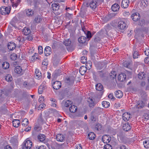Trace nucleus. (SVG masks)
Returning a JSON list of instances; mask_svg holds the SVG:
<instances>
[{
    "label": "nucleus",
    "mask_w": 149,
    "mask_h": 149,
    "mask_svg": "<svg viewBox=\"0 0 149 149\" xmlns=\"http://www.w3.org/2000/svg\"><path fill=\"white\" fill-rule=\"evenodd\" d=\"M10 9L8 7L4 6L0 8V13L2 15L8 14L10 13Z\"/></svg>",
    "instance_id": "obj_1"
},
{
    "label": "nucleus",
    "mask_w": 149,
    "mask_h": 149,
    "mask_svg": "<svg viewBox=\"0 0 149 149\" xmlns=\"http://www.w3.org/2000/svg\"><path fill=\"white\" fill-rule=\"evenodd\" d=\"M32 146V142L30 140H27L23 145L22 149H30Z\"/></svg>",
    "instance_id": "obj_2"
},
{
    "label": "nucleus",
    "mask_w": 149,
    "mask_h": 149,
    "mask_svg": "<svg viewBox=\"0 0 149 149\" xmlns=\"http://www.w3.org/2000/svg\"><path fill=\"white\" fill-rule=\"evenodd\" d=\"M118 27L119 29L123 30L127 27V24L125 21H120L118 23Z\"/></svg>",
    "instance_id": "obj_3"
},
{
    "label": "nucleus",
    "mask_w": 149,
    "mask_h": 149,
    "mask_svg": "<svg viewBox=\"0 0 149 149\" xmlns=\"http://www.w3.org/2000/svg\"><path fill=\"white\" fill-rule=\"evenodd\" d=\"M97 3L95 1H92L90 3L86 4L87 7H90L93 9H95L97 7Z\"/></svg>",
    "instance_id": "obj_4"
},
{
    "label": "nucleus",
    "mask_w": 149,
    "mask_h": 149,
    "mask_svg": "<svg viewBox=\"0 0 149 149\" xmlns=\"http://www.w3.org/2000/svg\"><path fill=\"white\" fill-rule=\"evenodd\" d=\"M52 86L54 89L58 90L61 87V84L60 81H56L53 82Z\"/></svg>",
    "instance_id": "obj_5"
},
{
    "label": "nucleus",
    "mask_w": 149,
    "mask_h": 149,
    "mask_svg": "<svg viewBox=\"0 0 149 149\" xmlns=\"http://www.w3.org/2000/svg\"><path fill=\"white\" fill-rule=\"evenodd\" d=\"M111 139V137L107 135H104L102 138V141L104 143H109Z\"/></svg>",
    "instance_id": "obj_6"
},
{
    "label": "nucleus",
    "mask_w": 149,
    "mask_h": 149,
    "mask_svg": "<svg viewBox=\"0 0 149 149\" xmlns=\"http://www.w3.org/2000/svg\"><path fill=\"white\" fill-rule=\"evenodd\" d=\"M131 116L130 113L128 112H125L123 114L122 118L124 121H127L129 120Z\"/></svg>",
    "instance_id": "obj_7"
},
{
    "label": "nucleus",
    "mask_w": 149,
    "mask_h": 149,
    "mask_svg": "<svg viewBox=\"0 0 149 149\" xmlns=\"http://www.w3.org/2000/svg\"><path fill=\"white\" fill-rule=\"evenodd\" d=\"M7 46L8 49L10 51H12L15 48L16 45L14 42H10L8 43Z\"/></svg>",
    "instance_id": "obj_8"
},
{
    "label": "nucleus",
    "mask_w": 149,
    "mask_h": 149,
    "mask_svg": "<svg viewBox=\"0 0 149 149\" xmlns=\"http://www.w3.org/2000/svg\"><path fill=\"white\" fill-rule=\"evenodd\" d=\"M132 19L134 21H136L140 18V14L138 13H134L132 16Z\"/></svg>",
    "instance_id": "obj_9"
},
{
    "label": "nucleus",
    "mask_w": 149,
    "mask_h": 149,
    "mask_svg": "<svg viewBox=\"0 0 149 149\" xmlns=\"http://www.w3.org/2000/svg\"><path fill=\"white\" fill-rule=\"evenodd\" d=\"M97 119V114L94 112L92 111L91 113L90 119L93 122H95Z\"/></svg>",
    "instance_id": "obj_10"
},
{
    "label": "nucleus",
    "mask_w": 149,
    "mask_h": 149,
    "mask_svg": "<svg viewBox=\"0 0 149 149\" xmlns=\"http://www.w3.org/2000/svg\"><path fill=\"white\" fill-rule=\"evenodd\" d=\"M131 125L128 123H126L123 125V129L125 131H128L131 128Z\"/></svg>",
    "instance_id": "obj_11"
},
{
    "label": "nucleus",
    "mask_w": 149,
    "mask_h": 149,
    "mask_svg": "<svg viewBox=\"0 0 149 149\" xmlns=\"http://www.w3.org/2000/svg\"><path fill=\"white\" fill-rule=\"evenodd\" d=\"M129 4V0H123L121 3V6L124 8H127L128 7Z\"/></svg>",
    "instance_id": "obj_12"
},
{
    "label": "nucleus",
    "mask_w": 149,
    "mask_h": 149,
    "mask_svg": "<svg viewBox=\"0 0 149 149\" xmlns=\"http://www.w3.org/2000/svg\"><path fill=\"white\" fill-rule=\"evenodd\" d=\"M44 53L46 56L50 55L52 53L51 49L50 47L49 46L46 47L45 48Z\"/></svg>",
    "instance_id": "obj_13"
},
{
    "label": "nucleus",
    "mask_w": 149,
    "mask_h": 149,
    "mask_svg": "<svg viewBox=\"0 0 149 149\" xmlns=\"http://www.w3.org/2000/svg\"><path fill=\"white\" fill-rule=\"evenodd\" d=\"M126 78V75L124 73H121L118 76V80L120 81H124L125 79Z\"/></svg>",
    "instance_id": "obj_14"
},
{
    "label": "nucleus",
    "mask_w": 149,
    "mask_h": 149,
    "mask_svg": "<svg viewBox=\"0 0 149 149\" xmlns=\"http://www.w3.org/2000/svg\"><path fill=\"white\" fill-rule=\"evenodd\" d=\"M65 137L63 135L61 134H57L56 136V139L57 141L62 142L64 140Z\"/></svg>",
    "instance_id": "obj_15"
},
{
    "label": "nucleus",
    "mask_w": 149,
    "mask_h": 149,
    "mask_svg": "<svg viewBox=\"0 0 149 149\" xmlns=\"http://www.w3.org/2000/svg\"><path fill=\"white\" fill-rule=\"evenodd\" d=\"M88 68L86 67L82 66L80 68L79 71L82 75H83L86 72Z\"/></svg>",
    "instance_id": "obj_16"
},
{
    "label": "nucleus",
    "mask_w": 149,
    "mask_h": 149,
    "mask_svg": "<svg viewBox=\"0 0 149 149\" xmlns=\"http://www.w3.org/2000/svg\"><path fill=\"white\" fill-rule=\"evenodd\" d=\"M146 75L144 72H141L138 74V77L140 80H143L146 77Z\"/></svg>",
    "instance_id": "obj_17"
},
{
    "label": "nucleus",
    "mask_w": 149,
    "mask_h": 149,
    "mask_svg": "<svg viewBox=\"0 0 149 149\" xmlns=\"http://www.w3.org/2000/svg\"><path fill=\"white\" fill-rule=\"evenodd\" d=\"M88 102L89 103V106L90 108L94 107L96 104L92 99L89 98L88 100Z\"/></svg>",
    "instance_id": "obj_18"
},
{
    "label": "nucleus",
    "mask_w": 149,
    "mask_h": 149,
    "mask_svg": "<svg viewBox=\"0 0 149 149\" xmlns=\"http://www.w3.org/2000/svg\"><path fill=\"white\" fill-rule=\"evenodd\" d=\"M115 96L118 98H121L123 96V93L120 90L116 91L115 92Z\"/></svg>",
    "instance_id": "obj_19"
},
{
    "label": "nucleus",
    "mask_w": 149,
    "mask_h": 149,
    "mask_svg": "<svg viewBox=\"0 0 149 149\" xmlns=\"http://www.w3.org/2000/svg\"><path fill=\"white\" fill-rule=\"evenodd\" d=\"M22 32L25 35H27L31 33V31L29 28L25 27L23 29Z\"/></svg>",
    "instance_id": "obj_20"
},
{
    "label": "nucleus",
    "mask_w": 149,
    "mask_h": 149,
    "mask_svg": "<svg viewBox=\"0 0 149 149\" xmlns=\"http://www.w3.org/2000/svg\"><path fill=\"white\" fill-rule=\"evenodd\" d=\"M53 64L54 65H56L59 63V60L58 56L56 55L54 56L53 58Z\"/></svg>",
    "instance_id": "obj_21"
},
{
    "label": "nucleus",
    "mask_w": 149,
    "mask_h": 149,
    "mask_svg": "<svg viewBox=\"0 0 149 149\" xmlns=\"http://www.w3.org/2000/svg\"><path fill=\"white\" fill-rule=\"evenodd\" d=\"M144 103L143 101H139L137 104L135 106V108L138 109L142 108L144 107Z\"/></svg>",
    "instance_id": "obj_22"
},
{
    "label": "nucleus",
    "mask_w": 149,
    "mask_h": 149,
    "mask_svg": "<svg viewBox=\"0 0 149 149\" xmlns=\"http://www.w3.org/2000/svg\"><path fill=\"white\" fill-rule=\"evenodd\" d=\"M20 121L18 119H15L13 121V125L15 127H17L20 124Z\"/></svg>",
    "instance_id": "obj_23"
},
{
    "label": "nucleus",
    "mask_w": 149,
    "mask_h": 149,
    "mask_svg": "<svg viewBox=\"0 0 149 149\" xmlns=\"http://www.w3.org/2000/svg\"><path fill=\"white\" fill-rule=\"evenodd\" d=\"M52 8L54 10H58L59 9L60 7L59 4L58 3H53L52 5Z\"/></svg>",
    "instance_id": "obj_24"
},
{
    "label": "nucleus",
    "mask_w": 149,
    "mask_h": 149,
    "mask_svg": "<svg viewBox=\"0 0 149 149\" xmlns=\"http://www.w3.org/2000/svg\"><path fill=\"white\" fill-rule=\"evenodd\" d=\"M35 75L36 78L40 79L41 78V73L38 69H36L35 71Z\"/></svg>",
    "instance_id": "obj_25"
},
{
    "label": "nucleus",
    "mask_w": 149,
    "mask_h": 149,
    "mask_svg": "<svg viewBox=\"0 0 149 149\" xmlns=\"http://www.w3.org/2000/svg\"><path fill=\"white\" fill-rule=\"evenodd\" d=\"M77 107L74 105H71L69 108L70 111L72 113L75 112L77 111Z\"/></svg>",
    "instance_id": "obj_26"
},
{
    "label": "nucleus",
    "mask_w": 149,
    "mask_h": 149,
    "mask_svg": "<svg viewBox=\"0 0 149 149\" xmlns=\"http://www.w3.org/2000/svg\"><path fill=\"white\" fill-rule=\"evenodd\" d=\"M86 38L83 36H81L78 39V40L79 43L81 44H84L85 43L86 41Z\"/></svg>",
    "instance_id": "obj_27"
},
{
    "label": "nucleus",
    "mask_w": 149,
    "mask_h": 149,
    "mask_svg": "<svg viewBox=\"0 0 149 149\" xmlns=\"http://www.w3.org/2000/svg\"><path fill=\"white\" fill-rule=\"evenodd\" d=\"M22 71L21 67L19 66H17L15 68V72L17 74H20Z\"/></svg>",
    "instance_id": "obj_28"
},
{
    "label": "nucleus",
    "mask_w": 149,
    "mask_h": 149,
    "mask_svg": "<svg viewBox=\"0 0 149 149\" xmlns=\"http://www.w3.org/2000/svg\"><path fill=\"white\" fill-rule=\"evenodd\" d=\"M119 8V6L118 4H114L111 7V9L114 12L117 11Z\"/></svg>",
    "instance_id": "obj_29"
},
{
    "label": "nucleus",
    "mask_w": 149,
    "mask_h": 149,
    "mask_svg": "<svg viewBox=\"0 0 149 149\" xmlns=\"http://www.w3.org/2000/svg\"><path fill=\"white\" fill-rule=\"evenodd\" d=\"M96 89L98 91H101L103 90V87L102 84L99 83L96 85Z\"/></svg>",
    "instance_id": "obj_30"
},
{
    "label": "nucleus",
    "mask_w": 149,
    "mask_h": 149,
    "mask_svg": "<svg viewBox=\"0 0 149 149\" xmlns=\"http://www.w3.org/2000/svg\"><path fill=\"white\" fill-rule=\"evenodd\" d=\"M45 136L44 134H40L38 136V139L40 142H43L45 139Z\"/></svg>",
    "instance_id": "obj_31"
},
{
    "label": "nucleus",
    "mask_w": 149,
    "mask_h": 149,
    "mask_svg": "<svg viewBox=\"0 0 149 149\" xmlns=\"http://www.w3.org/2000/svg\"><path fill=\"white\" fill-rule=\"evenodd\" d=\"M95 134L93 132H90L88 135V137L90 140L94 139L95 137Z\"/></svg>",
    "instance_id": "obj_32"
},
{
    "label": "nucleus",
    "mask_w": 149,
    "mask_h": 149,
    "mask_svg": "<svg viewBox=\"0 0 149 149\" xmlns=\"http://www.w3.org/2000/svg\"><path fill=\"white\" fill-rule=\"evenodd\" d=\"M98 75L101 78L105 77L106 76V72L103 70H102L98 72Z\"/></svg>",
    "instance_id": "obj_33"
},
{
    "label": "nucleus",
    "mask_w": 149,
    "mask_h": 149,
    "mask_svg": "<svg viewBox=\"0 0 149 149\" xmlns=\"http://www.w3.org/2000/svg\"><path fill=\"white\" fill-rule=\"evenodd\" d=\"M148 4V2L147 1H145L143 0H142L141 1V2L140 4L141 6L143 8H144L146 7Z\"/></svg>",
    "instance_id": "obj_34"
},
{
    "label": "nucleus",
    "mask_w": 149,
    "mask_h": 149,
    "mask_svg": "<svg viewBox=\"0 0 149 149\" xmlns=\"http://www.w3.org/2000/svg\"><path fill=\"white\" fill-rule=\"evenodd\" d=\"M9 64L7 62H3L2 64V67L3 69H6L9 68Z\"/></svg>",
    "instance_id": "obj_35"
},
{
    "label": "nucleus",
    "mask_w": 149,
    "mask_h": 149,
    "mask_svg": "<svg viewBox=\"0 0 149 149\" xmlns=\"http://www.w3.org/2000/svg\"><path fill=\"white\" fill-rule=\"evenodd\" d=\"M116 72L112 71L110 74V77L111 79H114L115 78L116 76Z\"/></svg>",
    "instance_id": "obj_36"
},
{
    "label": "nucleus",
    "mask_w": 149,
    "mask_h": 149,
    "mask_svg": "<svg viewBox=\"0 0 149 149\" xmlns=\"http://www.w3.org/2000/svg\"><path fill=\"white\" fill-rule=\"evenodd\" d=\"M102 104L104 108L108 107L110 106V103L109 102L106 101H104L102 102Z\"/></svg>",
    "instance_id": "obj_37"
},
{
    "label": "nucleus",
    "mask_w": 149,
    "mask_h": 149,
    "mask_svg": "<svg viewBox=\"0 0 149 149\" xmlns=\"http://www.w3.org/2000/svg\"><path fill=\"white\" fill-rule=\"evenodd\" d=\"M5 79L6 81L8 82H10L12 79V78L10 75L8 74L5 76Z\"/></svg>",
    "instance_id": "obj_38"
},
{
    "label": "nucleus",
    "mask_w": 149,
    "mask_h": 149,
    "mask_svg": "<svg viewBox=\"0 0 149 149\" xmlns=\"http://www.w3.org/2000/svg\"><path fill=\"white\" fill-rule=\"evenodd\" d=\"M26 13L28 16H30L32 15L33 13V11L31 9H29L26 10Z\"/></svg>",
    "instance_id": "obj_39"
},
{
    "label": "nucleus",
    "mask_w": 149,
    "mask_h": 149,
    "mask_svg": "<svg viewBox=\"0 0 149 149\" xmlns=\"http://www.w3.org/2000/svg\"><path fill=\"white\" fill-rule=\"evenodd\" d=\"M22 123V125L26 127V126H27L28 124L29 121L27 119L25 118L23 120Z\"/></svg>",
    "instance_id": "obj_40"
},
{
    "label": "nucleus",
    "mask_w": 149,
    "mask_h": 149,
    "mask_svg": "<svg viewBox=\"0 0 149 149\" xmlns=\"http://www.w3.org/2000/svg\"><path fill=\"white\" fill-rule=\"evenodd\" d=\"M102 128V125L100 124H97L95 126V129L97 131H99L101 130Z\"/></svg>",
    "instance_id": "obj_41"
},
{
    "label": "nucleus",
    "mask_w": 149,
    "mask_h": 149,
    "mask_svg": "<svg viewBox=\"0 0 149 149\" xmlns=\"http://www.w3.org/2000/svg\"><path fill=\"white\" fill-rule=\"evenodd\" d=\"M143 145L146 148H149V140H147L144 141Z\"/></svg>",
    "instance_id": "obj_42"
},
{
    "label": "nucleus",
    "mask_w": 149,
    "mask_h": 149,
    "mask_svg": "<svg viewBox=\"0 0 149 149\" xmlns=\"http://www.w3.org/2000/svg\"><path fill=\"white\" fill-rule=\"evenodd\" d=\"M71 43V41L69 39L66 40L64 41V44L66 46H68L70 45Z\"/></svg>",
    "instance_id": "obj_43"
},
{
    "label": "nucleus",
    "mask_w": 149,
    "mask_h": 149,
    "mask_svg": "<svg viewBox=\"0 0 149 149\" xmlns=\"http://www.w3.org/2000/svg\"><path fill=\"white\" fill-rule=\"evenodd\" d=\"M10 58L11 60H15L17 58V55L15 53H13L10 55Z\"/></svg>",
    "instance_id": "obj_44"
},
{
    "label": "nucleus",
    "mask_w": 149,
    "mask_h": 149,
    "mask_svg": "<svg viewBox=\"0 0 149 149\" xmlns=\"http://www.w3.org/2000/svg\"><path fill=\"white\" fill-rule=\"evenodd\" d=\"M72 103V102L70 100L66 101L65 104V106L66 107H69V106L71 105Z\"/></svg>",
    "instance_id": "obj_45"
},
{
    "label": "nucleus",
    "mask_w": 149,
    "mask_h": 149,
    "mask_svg": "<svg viewBox=\"0 0 149 149\" xmlns=\"http://www.w3.org/2000/svg\"><path fill=\"white\" fill-rule=\"evenodd\" d=\"M34 20L36 22L39 23L42 20V18L40 16H37L35 17Z\"/></svg>",
    "instance_id": "obj_46"
},
{
    "label": "nucleus",
    "mask_w": 149,
    "mask_h": 149,
    "mask_svg": "<svg viewBox=\"0 0 149 149\" xmlns=\"http://www.w3.org/2000/svg\"><path fill=\"white\" fill-rule=\"evenodd\" d=\"M38 54L35 53L34 55L31 58V60L33 61H35L37 59H38L37 57Z\"/></svg>",
    "instance_id": "obj_47"
},
{
    "label": "nucleus",
    "mask_w": 149,
    "mask_h": 149,
    "mask_svg": "<svg viewBox=\"0 0 149 149\" xmlns=\"http://www.w3.org/2000/svg\"><path fill=\"white\" fill-rule=\"evenodd\" d=\"M51 100L52 102L51 105L53 107H56V101L55 99L52 98L51 99Z\"/></svg>",
    "instance_id": "obj_48"
},
{
    "label": "nucleus",
    "mask_w": 149,
    "mask_h": 149,
    "mask_svg": "<svg viewBox=\"0 0 149 149\" xmlns=\"http://www.w3.org/2000/svg\"><path fill=\"white\" fill-rule=\"evenodd\" d=\"M86 62V57L85 56H83L81 57V62L83 64L85 63Z\"/></svg>",
    "instance_id": "obj_49"
},
{
    "label": "nucleus",
    "mask_w": 149,
    "mask_h": 149,
    "mask_svg": "<svg viewBox=\"0 0 149 149\" xmlns=\"http://www.w3.org/2000/svg\"><path fill=\"white\" fill-rule=\"evenodd\" d=\"M139 56V53L137 51H134L133 53V57L134 58H137Z\"/></svg>",
    "instance_id": "obj_50"
},
{
    "label": "nucleus",
    "mask_w": 149,
    "mask_h": 149,
    "mask_svg": "<svg viewBox=\"0 0 149 149\" xmlns=\"http://www.w3.org/2000/svg\"><path fill=\"white\" fill-rule=\"evenodd\" d=\"M38 53L39 54H41L43 53L42 47L41 46L38 47Z\"/></svg>",
    "instance_id": "obj_51"
},
{
    "label": "nucleus",
    "mask_w": 149,
    "mask_h": 149,
    "mask_svg": "<svg viewBox=\"0 0 149 149\" xmlns=\"http://www.w3.org/2000/svg\"><path fill=\"white\" fill-rule=\"evenodd\" d=\"M85 33L87 38H91L92 37L91 33L90 31H87V33Z\"/></svg>",
    "instance_id": "obj_52"
},
{
    "label": "nucleus",
    "mask_w": 149,
    "mask_h": 149,
    "mask_svg": "<svg viewBox=\"0 0 149 149\" xmlns=\"http://www.w3.org/2000/svg\"><path fill=\"white\" fill-rule=\"evenodd\" d=\"M104 149H112V147L110 145L107 144L104 146Z\"/></svg>",
    "instance_id": "obj_53"
},
{
    "label": "nucleus",
    "mask_w": 149,
    "mask_h": 149,
    "mask_svg": "<svg viewBox=\"0 0 149 149\" xmlns=\"http://www.w3.org/2000/svg\"><path fill=\"white\" fill-rule=\"evenodd\" d=\"M43 87L40 86L38 89V93L39 94H41L42 93L43 90L42 89Z\"/></svg>",
    "instance_id": "obj_54"
},
{
    "label": "nucleus",
    "mask_w": 149,
    "mask_h": 149,
    "mask_svg": "<svg viewBox=\"0 0 149 149\" xmlns=\"http://www.w3.org/2000/svg\"><path fill=\"white\" fill-rule=\"evenodd\" d=\"M123 65L124 67L128 68L130 65V63L128 62L125 61L123 62Z\"/></svg>",
    "instance_id": "obj_55"
},
{
    "label": "nucleus",
    "mask_w": 149,
    "mask_h": 149,
    "mask_svg": "<svg viewBox=\"0 0 149 149\" xmlns=\"http://www.w3.org/2000/svg\"><path fill=\"white\" fill-rule=\"evenodd\" d=\"M20 0H17V2L15 3H14L12 5L13 7H16L18 5L19 3H20Z\"/></svg>",
    "instance_id": "obj_56"
},
{
    "label": "nucleus",
    "mask_w": 149,
    "mask_h": 149,
    "mask_svg": "<svg viewBox=\"0 0 149 149\" xmlns=\"http://www.w3.org/2000/svg\"><path fill=\"white\" fill-rule=\"evenodd\" d=\"M145 63L149 64V56L146 57L144 60Z\"/></svg>",
    "instance_id": "obj_57"
},
{
    "label": "nucleus",
    "mask_w": 149,
    "mask_h": 149,
    "mask_svg": "<svg viewBox=\"0 0 149 149\" xmlns=\"http://www.w3.org/2000/svg\"><path fill=\"white\" fill-rule=\"evenodd\" d=\"M44 101V97L43 96H41L40 97V98L38 99V101L40 103H41L42 102H43V101Z\"/></svg>",
    "instance_id": "obj_58"
},
{
    "label": "nucleus",
    "mask_w": 149,
    "mask_h": 149,
    "mask_svg": "<svg viewBox=\"0 0 149 149\" xmlns=\"http://www.w3.org/2000/svg\"><path fill=\"white\" fill-rule=\"evenodd\" d=\"M94 40L95 42H98L100 41V39L99 37L97 36L95 38Z\"/></svg>",
    "instance_id": "obj_59"
},
{
    "label": "nucleus",
    "mask_w": 149,
    "mask_h": 149,
    "mask_svg": "<svg viewBox=\"0 0 149 149\" xmlns=\"http://www.w3.org/2000/svg\"><path fill=\"white\" fill-rule=\"evenodd\" d=\"M45 106V104L44 103H42L40 104L38 107V108L40 109H42Z\"/></svg>",
    "instance_id": "obj_60"
},
{
    "label": "nucleus",
    "mask_w": 149,
    "mask_h": 149,
    "mask_svg": "<svg viewBox=\"0 0 149 149\" xmlns=\"http://www.w3.org/2000/svg\"><path fill=\"white\" fill-rule=\"evenodd\" d=\"M40 129V127L37 125H36L34 127V130L36 131H38Z\"/></svg>",
    "instance_id": "obj_61"
},
{
    "label": "nucleus",
    "mask_w": 149,
    "mask_h": 149,
    "mask_svg": "<svg viewBox=\"0 0 149 149\" xmlns=\"http://www.w3.org/2000/svg\"><path fill=\"white\" fill-rule=\"evenodd\" d=\"M145 54L147 56H149V49H146L145 52Z\"/></svg>",
    "instance_id": "obj_62"
},
{
    "label": "nucleus",
    "mask_w": 149,
    "mask_h": 149,
    "mask_svg": "<svg viewBox=\"0 0 149 149\" xmlns=\"http://www.w3.org/2000/svg\"><path fill=\"white\" fill-rule=\"evenodd\" d=\"M82 147L81 144H79L76 147V149H82Z\"/></svg>",
    "instance_id": "obj_63"
},
{
    "label": "nucleus",
    "mask_w": 149,
    "mask_h": 149,
    "mask_svg": "<svg viewBox=\"0 0 149 149\" xmlns=\"http://www.w3.org/2000/svg\"><path fill=\"white\" fill-rule=\"evenodd\" d=\"M120 149H126L125 146L124 145H121L119 146Z\"/></svg>",
    "instance_id": "obj_64"
}]
</instances>
